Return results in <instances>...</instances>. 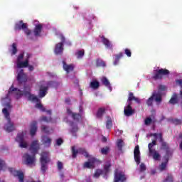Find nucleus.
Wrapping results in <instances>:
<instances>
[{
	"label": "nucleus",
	"instance_id": "obj_1",
	"mask_svg": "<svg viewBox=\"0 0 182 182\" xmlns=\"http://www.w3.org/2000/svg\"><path fill=\"white\" fill-rule=\"evenodd\" d=\"M16 95V99L21 97V96L28 97V100L31 102H36L39 103V98L38 97L31 94V87L29 86H24L23 91L18 90V88H14V86H11L9 90V95L14 93Z\"/></svg>",
	"mask_w": 182,
	"mask_h": 182
},
{
	"label": "nucleus",
	"instance_id": "obj_2",
	"mask_svg": "<svg viewBox=\"0 0 182 182\" xmlns=\"http://www.w3.org/2000/svg\"><path fill=\"white\" fill-rule=\"evenodd\" d=\"M40 162L41 164V170L43 174H45L46 170H48V163H50V157H49V154L48 152H43L41 154Z\"/></svg>",
	"mask_w": 182,
	"mask_h": 182
},
{
	"label": "nucleus",
	"instance_id": "obj_3",
	"mask_svg": "<svg viewBox=\"0 0 182 182\" xmlns=\"http://www.w3.org/2000/svg\"><path fill=\"white\" fill-rule=\"evenodd\" d=\"M2 112L4 114L6 120L8 121V123L5 125L4 129L6 132H8V133H11V132H14V130H15V126L14 125V122L11 121L9 112L8 111V109L4 108L2 109Z\"/></svg>",
	"mask_w": 182,
	"mask_h": 182
},
{
	"label": "nucleus",
	"instance_id": "obj_4",
	"mask_svg": "<svg viewBox=\"0 0 182 182\" xmlns=\"http://www.w3.org/2000/svg\"><path fill=\"white\" fill-rule=\"evenodd\" d=\"M170 75V71L167 69L158 68L153 72L152 78L154 80H159L163 79V76H167Z\"/></svg>",
	"mask_w": 182,
	"mask_h": 182
},
{
	"label": "nucleus",
	"instance_id": "obj_5",
	"mask_svg": "<svg viewBox=\"0 0 182 182\" xmlns=\"http://www.w3.org/2000/svg\"><path fill=\"white\" fill-rule=\"evenodd\" d=\"M14 29L15 31H23L26 36H31V35H32V31L28 28V24L23 23L22 20L15 24Z\"/></svg>",
	"mask_w": 182,
	"mask_h": 182
},
{
	"label": "nucleus",
	"instance_id": "obj_6",
	"mask_svg": "<svg viewBox=\"0 0 182 182\" xmlns=\"http://www.w3.org/2000/svg\"><path fill=\"white\" fill-rule=\"evenodd\" d=\"M23 159L26 166H35V163H36V156L34 154L32 155H29V154H24L23 155Z\"/></svg>",
	"mask_w": 182,
	"mask_h": 182
},
{
	"label": "nucleus",
	"instance_id": "obj_7",
	"mask_svg": "<svg viewBox=\"0 0 182 182\" xmlns=\"http://www.w3.org/2000/svg\"><path fill=\"white\" fill-rule=\"evenodd\" d=\"M25 133L21 132L17 134L16 137V141L18 143V146L21 149H28V142L25 141Z\"/></svg>",
	"mask_w": 182,
	"mask_h": 182
},
{
	"label": "nucleus",
	"instance_id": "obj_8",
	"mask_svg": "<svg viewBox=\"0 0 182 182\" xmlns=\"http://www.w3.org/2000/svg\"><path fill=\"white\" fill-rule=\"evenodd\" d=\"M156 101L158 103L161 102V95L160 94L154 92L151 96L146 100V105L149 107H153V102Z\"/></svg>",
	"mask_w": 182,
	"mask_h": 182
},
{
	"label": "nucleus",
	"instance_id": "obj_9",
	"mask_svg": "<svg viewBox=\"0 0 182 182\" xmlns=\"http://www.w3.org/2000/svg\"><path fill=\"white\" fill-rule=\"evenodd\" d=\"M151 136H153L154 137H156V138H157V136H159V142L161 143L160 150H164L166 151V150L170 149V146H168V144L164 141V139H163V134L154 133V134H151Z\"/></svg>",
	"mask_w": 182,
	"mask_h": 182
},
{
	"label": "nucleus",
	"instance_id": "obj_10",
	"mask_svg": "<svg viewBox=\"0 0 182 182\" xmlns=\"http://www.w3.org/2000/svg\"><path fill=\"white\" fill-rule=\"evenodd\" d=\"M9 171H10L14 177H18L19 182H23L25 175H23V172H22V171H16L14 168H9Z\"/></svg>",
	"mask_w": 182,
	"mask_h": 182
},
{
	"label": "nucleus",
	"instance_id": "obj_11",
	"mask_svg": "<svg viewBox=\"0 0 182 182\" xmlns=\"http://www.w3.org/2000/svg\"><path fill=\"white\" fill-rule=\"evenodd\" d=\"M136 113V109H133V107H132V102H129L127 104V106L124 108V116L127 117H130L131 116H133Z\"/></svg>",
	"mask_w": 182,
	"mask_h": 182
},
{
	"label": "nucleus",
	"instance_id": "obj_12",
	"mask_svg": "<svg viewBox=\"0 0 182 182\" xmlns=\"http://www.w3.org/2000/svg\"><path fill=\"white\" fill-rule=\"evenodd\" d=\"M16 79L18 82V83H26L28 82V75L23 73V70H20V72L18 73Z\"/></svg>",
	"mask_w": 182,
	"mask_h": 182
},
{
	"label": "nucleus",
	"instance_id": "obj_13",
	"mask_svg": "<svg viewBox=\"0 0 182 182\" xmlns=\"http://www.w3.org/2000/svg\"><path fill=\"white\" fill-rule=\"evenodd\" d=\"M95 163H97V159L90 157L88 159V161L83 164V167L84 168H95Z\"/></svg>",
	"mask_w": 182,
	"mask_h": 182
},
{
	"label": "nucleus",
	"instance_id": "obj_14",
	"mask_svg": "<svg viewBox=\"0 0 182 182\" xmlns=\"http://www.w3.org/2000/svg\"><path fill=\"white\" fill-rule=\"evenodd\" d=\"M134 159L136 164L139 166L141 160V156H140V147L139 145H136L134 149Z\"/></svg>",
	"mask_w": 182,
	"mask_h": 182
},
{
	"label": "nucleus",
	"instance_id": "obj_15",
	"mask_svg": "<svg viewBox=\"0 0 182 182\" xmlns=\"http://www.w3.org/2000/svg\"><path fill=\"white\" fill-rule=\"evenodd\" d=\"M127 180L126 178V175L123 174L122 172H117V171L114 173V182H124Z\"/></svg>",
	"mask_w": 182,
	"mask_h": 182
},
{
	"label": "nucleus",
	"instance_id": "obj_16",
	"mask_svg": "<svg viewBox=\"0 0 182 182\" xmlns=\"http://www.w3.org/2000/svg\"><path fill=\"white\" fill-rule=\"evenodd\" d=\"M29 150L32 154H36L38 153V150H39V143H38V141L35 140L32 141Z\"/></svg>",
	"mask_w": 182,
	"mask_h": 182
},
{
	"label": "nucleus",
	"instance_id": "obj_17",
	"mask_svg": "<svg viewBox=\"0 0 182 182\" xmlns=\"http://www.w3.org/2000/svg\"><path fill=\"white\" fill-rule=\"evenodd\" d=\"M29 58H31V54H27V58L25 61L16 63L17 68L18 69H21L22 68H28V66H29Z\"/></svg>",
	"mask_w": 182,
	"mask_h": 182
},
{
	"label": "nucleus",
	"instance_id": "obj_18",
	"mask_svg": "<svg viewBox=\"0 0 182 182\" xmlns=\"http://www.w3.org/2000/svg\"><path fill=\"white\" fill-rule=\"evenodd\" d=\"M38 132V122L36 121H33L30 125V134L33 137Z\"/></svg>",
	"mask_w": 182,
	"mask_h": 182
},
{
	"label": "nucleus",
	"instance_id": "obj_19",
	"mask_svg": "<svg viewBox=\"0 0 182 182\" xmlns=\"http://www.w3.org/2000/svg\"><path fill=\"white\" fill-rule=\"evenodd\" d=\"M134 100L136 103H138V105H140L141 103V100H140L139 98L136 97L134 96V94L132 92H129V96H128V100H127V103H132V101Z\"/></svg>",
	"mask_w": 182,
	"mask_h": 182
},
{
	"label": "nucleus",
	"instance_id": "obj_20",
	"mask_svg": "<svg viewBox=\"0 0 182 182\" xmlns=\"http://www.w3.org/2000/svg\"><path fill=\"white\" fill-rule=\"evenodd\" d=\"M54 53L55 55H62L63 53V43H58L55 45Z\"/></svg>",
	"mask_w": 182,
	"mask_h": 182
},
{
	"label": "nucleus",
	"instance_id": "obj_21",
	"mask_svg": "<svg viewBox=\"0 0 182 182\" xmlns=\"http://www.w3.org/2000/svg\"><path fill=\"white\" fill-rule=\"evenodd\" d=\"M100 81L102 82V84L105 86V87H107L109 89V90L112 91V85H110V81H109V80L107 79V77H102L100 79Z\"/></svg>",
	"mask_w": 182,
	"mask_h": 182
},
{
	"label": "nucleus",
	"instance_id": "obj_22",
	"mask_svg": "<svg viewBox=\"0 0 182 182\" xmlns=\"http://www.w3.org/2000/svg\"><path fill=\"white\" fill-rule=\"evenodd\" d=\"M42 143L46 147H50L52 139L49 138V136H44L42 138Z\"/></svg>",
	"mask_w": 182,
	"mask_h": 182
},
{
	"label": "nucleus",
	"instance_id": "obj_23",
	"mask_svg": "<svg viewBox=\"0 0 182 182\" xmlns=\"http://www.w3.org/2000/svg\"><path fill=\"white\" fill-rule=\"evenodd\" d=\"M63 69L67 72V73H69V72H73V69H75V67L73 65H68L66 64V62L63 61Z\"/></svg>",
	"mask_w": 182,
	"mask_h": 182
},
{
	"label": "nucleus",
	"instance_id": "obj_24",
	"mask_svg": "<svg viewBox=\"0 0 182 182\" xmlns=\"http://www.w3.org/2000/svg\"><path fill=\"white\" fill-rule=\"evenodd\" d=\"M157 145V141L156 140H153L151 143H149L148 144V149H149V154H153V153H154V151L156 149H153V147H154V146Z\"/></svg>",
	"mask_w": 182,
	"mask_h": 182
},
{
	"label": "nucleus",
	"instance_id": "obj_25",
	"mask_svg": "<svg viewBox=\"0 0 182 182\" xmlns=\"http://www.w3.org/2000/svg\"><path fill=\"white\" fill-rule=\"evenodd\" d=\"M48 87H41L39 90V97H45L46 95H48Z\"/></svg>",
	"mask_w": 182,
	"mask_h": 182
},
{
	"label": "nucleus",
	"instance_id": "obj_26",
	"mask_svg": "<svg viewBox=\"0 0 182 182\" xmlns=\"http://www.w3.org/2000/svg\"><path fill=\"white\" fill-rule=\"evenodd\" d=\"M33 32L35 36H41V33L42 32V24L36 25Z\"/></svg>",
	"mask_w": 182,
	"mask_h": 182
},
{
	"label": "nucleus",
	"instance_id": "obj_27",
	"mask_svg": "<svg viewBox=\"0 0 182 182\" xmlns=\"http://www.w3.org/2000/svg\"><path fill=\"white\" fill-rule=\"evenodd\" d=\"M166 151V154L164 156V161H168L170 160V157L173 156V151L171 149H167Z\"/></svg>",
	"mask_w": 182,
	"mask_h": 182
},
{
	"label": "nucleus",
	"instance_id": "obj_28",
	"mask_svg": "<svg viewBox=\"0 0 182 182\" xmlns=\"http://www.w3.org/2000/svg\"><path fill=\"white\" fill-rule=\"evenodd\" d=\"M171 105H177L178 103V96L177 94L173 93L171 98L169 100Z\"/></svg>",
	"mask_w": 182,
	"mask_h": 182
},
{
	"label": "nucleus",
	"instance_id": "obj_29",
	"mask_svg": "<svg viewBox=\"0 0 182 182\" xmlns=\"http://www.w3.org/2000/svg\"><path fill=\"white\" fill-rule=\"evenodd\" d=\"M105 112H106V109L105 107L99 108L96 114L97 119H102V117H103V114Z\"/></svg>",
	"mask_w": 182,
	"mask_h": 182
},
{
	"label": "nucleus",
	"instance_id": "obj_30",
	"mask_svg": "<svg viewBox=\"0 0 182 182\" xmlns=\"http://www.w3.org/2000/svg\"><path fill=\"white\" fill-rule=\"evenodd\" d=\"M79 154H82L84 157H86V159L90 158L89 152H87L85 148H79Z\"/></svg>",
	"mask_w": 182,
	"mask_h": 182
},
{
	"label": "nucleus",
	"instance_id": "obj_31",
	"mask_svg": "<svg viewBox=\"0 0 182 182\" xmlns=\"http://www.w3.org/2000/svg\"><path fill=\"white\" fill-rule=\"evenodd\" d=\"M100 86V82H99L97 80H93L90 84V87H91V89H99Z\"/></svg>",
	"mask_w": 182,
	"mask_h": 182
},
{
	"label": "nucleus",
	"instance_id": "obj_32",
	"mask_svg": "<svg viewBox=\"0 0 182 182\" xmlns=\"http://www.w3.org/2000/svg\"><path fill=\"white\" fill-rule=\"evenodd\" d=\"M75 56L77 57V59H82L83 56H85V50H78L75 53Z\"/></svg>",
	"mask_w": 182,
	"mask_h": 182
},
{
	"label": "nucleus",
	"instance_id": "obj_33",
	"mask_svg": "<svg viewBox=\"0 0 182 182\" xmlns=\"http://www.w3.org/2000/svg\"><path fill=\"white\" fill-rule=\"evenodd\" d=\"M41 132H43V133H45L46 134H50V129L48 126L42 125Z\"/></svg>",
	"mask_w": 182,
	"mask_h": 182
},
{
	"label": "nucleus",
	"instance_id": "obj_34",
	"mask_svg": "<svg viewBox=\"0 0 182 182\" xmlns=\"http://www.w3.org/2000/svg\"><path fill=\"white\" fill-rule=\"evenodd\" d=\"M102 43L106 46V48H112V44H110V41L107 38L102 36Z\"/></svg>",
	"mask_w": 182,
	"mask_h": 182
},
{
	"label": "nucleus",
	"instance_id": "obj_35",
	"mask_svg": "<svg viewBox=\"0 0 182 182\" xmlns=\"http://www.w3.org/2000/svg\"><path fill=\"white\" fill-rule=\"evenodd\" d=\"M123 146H124V142L122 139H118L117 141V146L120 151L123 150Z\"/></svg>",
	"mask_w": 182,
	"mask_h": 182
},
{
	"label": "nucleus",
	"instance_id": "obj_36",
	"mask_svg": "<svg viewBox=\"0 0 182 182\" xmlns=\"http://www.w3.org/2000/svg\"><path fill=\"white\" fill-rule=\"evenodd\" d=\"M168 164V161H164L160 165H159V170L160 171H164L166 168H167V164Z\"/></svg>",
	"mask_w": 182,
	"mask_h": 182
},
{
	"label": "nucleus",
	"instance_id": "obj_37",
	"mask_svg": "<svg viewBox=\"0 0 182 182\" xmlns=\"http://www.w3.org/2000/svg\"><path fill=\"white\" fill-rule=\"evenodd\" d=\"M12 48L11 49L10 52L11 53V56L14 55H16L18 53V48L16 47V44L15 43H12Z\"/></svg>",
	"mask_w": 182,
	"mask_h": 182
},
{
	"label": "nucleus",
	"instance_id": "obj_38",
	"mask_svg": "<svg viewBox=\"0 0 182 182\" xmlns=\"http://www.w3.org/2000/svg\"><path fill=\"white\" fill-rule=\"evenodd\" d=\"M72 154L73 159H76L79 154V149H76L75 146H72Z\"/></svg>",
	"mask_w": 182,
	"mask_h": 182
},
{
	"label": "nucleus",
	"instance_id": "obj_39",
	"mask_svg": "<svg viewBox=\"0 0 182 182\" xmlns=\"http://www.w3.org/2000/svg\"><path fill=\"white\" fill-rule=\"evenodd\" d=\"M79 127H77V125L73 126L70 130V133L73 134V136H74V137H76V133H77Z\"/></svg>",
	"mask_w": 182,
	"mask_h": 182
},
{
	"label": "nucleus",
	"instance_id": "obj_40",
	"mask_svg": "<svg viewBox=\"0 0 182 182\" xmlns=\"http://www.w3.org/2000/svg\"><path fill=\"white\" fill-rule=\"evenodd\" d=\"M96 65H97V68L106 67V63L102 60H97Z\"/></svg>",
	"mask_w": 182,
	"mask_h": 182
},
{
	"label": "nucleus",
	"instance_id": "obj_41",
	"mask_svg": "<svg viewBox=\"0 0 182 182\" xmlns=\"http://www.w3.org/2000/svg\"><path fill=\"white\" fill-rule=\"evenodd\" d=\"M123 58V53H119L117 55H115V60L114 62V65H117L119 63V60Z\"/></svg>",
	"mask_w": 182,
	"mask_h": 182
},
{
	"label": "nucleus",
	"instance_id": "obj_42",
	"mask_svg": "<svg viewBox=\"0 0 182 182\" xmlns=\"http://www.w3.org/2000/svg\"><path fill=\"white\" fill-rule=\"evenodd\" d=\"M57 86H58V82L55 81H49L47 82L46 87H48V90L49 87H56Z\"/></svg>",
	"mask_w": 182,
	"mask_h": 182
},
{
	"label": "nucleus",
	"instance_id": "obj_43",
	"mask_svg": "<svg viewBox=\"0 0 182 182\" xmlns=\"http://www.w3.org/2000/svg\"><path fill=\"white\" fill-rule=\"evenodd\" d=\"M72 117L75 122H79L82 119V115L80 114L73 113Z\"/></svg>",
	"mask_w": 182,
	"mask_h": 182
},
{
	"label": "nucleus",
	"instance_id": "obj_44",
	"mask_svg": "<svg viewBox=\"0 0 182 182\" xmlns=\"http://www.w3.org/2000/svg\"><path fill=\"white\" fill-rule=\"evenodd\" d=\"M41 122H46V123H50V122H52V117H46V116H43L41 117Z\"/></svg>",
	"mask_w": 182,
	"mask_h": 182
},
{
	"label": "nucleus",
	"instance_id": "obj_45",
	"mask_svg": "<svg viewBox=\"0 0 182 182\" xmlns=\"http://www.w3.org/2000/svg\"><path fill=\"white\" fill-rule=\"evenodd\" d=\"M112 126H113V122L112 121L111 118H109L106 122V127L107 129H110V128L112 127Z\"/></svg>",
	"mask_w": 182,
	"mask_h": 182
},
{
	"label": "nucleus",
	"instance_id": "obj_46",
	"mask_svg": "<svg viewBox=\"0 0 182 182\" xmlns=\"http://www.w3.org/2000/svg\"><path fill=\"white\" fill-rule=\"evenodd\" d=\"M102 174H103V171L100 169H97L95 173H94V177H95L96 178H99V177H100Z\"/></svg>",
	"mask_w": 182,
	"mask_h": 182
},
{
	"label": "nucleus",
	"instance_id": "obj_47",
	"mask_svg": "<svg viewBox=\"0 0 182 182\" xmlns=\"http://www.w3.org/2000/svg\"><path fill=\"white\" fill-rule=\"evenodd\" d=\"M109 151H110V149L109 148V146H106L101 149V153L104 155H107L109 153Z\"/></svg>",
	"mask_w": 182,
	"mask_h": 182
},
{
	"label": "nucleus",
	"instance_id": "obj_48",
	"mask_svg": "<svg viewBox=\"0 0 182 182\" xmlns=\"http://www.w3.org/2000/svg\"><path fill=\"white\" fill-rule=\"evenodd\" d=\"M152 154L154 160L158 161L160 159V154L157 151L155 150Z\"/></svg>",
	"mask_w": 182,
	"mask_h": 182
},
{
	"label": "nucleus",
	"instance_id": "obj_49",
	"mask_svg": "<svg viewBox=\"0 0 182 182\" xmlns=\"http://www.w3.org/2000/svg\"><path fill=\"white\" fill-rule=\"evenodd\" d=\"M6 167V164L5 163V161L0 159V171H2L4 168Z\"/></svg>",
	"mask_w": 182,
	"mask_h": 182
},
{
	"label": "nucleus",
	"instance_id": "obj_50",
	"mask_svg": "<svg viewBox=\"0 0 182 182\" xmlns=\"http://www.w3.org/2000/svg\"><path fill=\"white\" fill-rule=\"evenodd\" d=\"M36 107L37 109H40V110H41V112H46V109H45V108L43 107V105H42V104H41V103H37V104L36 105Z\"/></svg>",
	"mask_w": 182,
	"mask_h": 182
},
{
	"label": "nucleus",
	"instance_id": "obj_51",
	"mask_svg": "<svg viewBox=\"0 0 182 182\" xmlns=\"http://www.w3.org/2000/svg\"><path fill=\"white\" fill-rule=\"evenodd\" d=\"M110 167H112V165L110 164H106L104 167L103 173H105V174L109 173Z\"/></svg>",
	"mask_w": 182,
	"mask_h": 182
},
{
	"label": "nucleus",
	"instance_id": "obj_52",
	"mask_svg": "<svg viewBox=\"0 0 182 182\" xmlns=\"http://www.w3.org/2000/svg\"><path fill=\"white\" fill-rule=\"evenodd\" d=\"M173 175L171 174H168L166 178L165 179L164 182H173Z\"/></svg>",
	"mask_w": 182,
	"mask_h": 182
},
{
	"label": "nucleus",
	"instance_id": "obj_53",
	"mask_svg": "<svg viewBox=\"0 0 182 182\" xmlns=\"http://www.w3.org/2000/svg\"><path fill=\"white\" fill-rule=\"evenodd\" d=\"M151 122H153L151 118L147 117L144 120V124H146V126H149V124H151Z\"/></svg>",
	"mask_w": 182,
	"mask_h": 182
},
{
	"label": "nucleus",
	"instance_id": "obj_54",
	"mask_svg": "<svg viewBox=\"0 0 182 182\" xmlns=\"http://www.w3.org/2000/svg\"><path fill=\"white\" fill-rule=\"evenodd\" d=\"M124 53L128 58H132V51L129 48L124 50Z\"/></svg>",
	"mask_w": 182,
	"mask_h": 182
},
{
	"label": "nucleus",
	"instance_id": "obj_55",
	"mask_svg": "<svg viewBox=\"0 0 182 182\" xmlns=\"http://www.w3.org/2000/svg\"><path fill=\"white\" fill-rule=\"evenodd\" d=\"M24 53H22L18 55L17 57V63H19V62H22V59H23Z\"/></svg>",
	"mask_w": 182,
	"mask_h": 182
},
{
	"label": "nucleus",
	"instance_id": "obj_56",
	"mask_svg": "<svg viewBox=\"0 0 182 182\" xmlns=\"http://www.w3.org/2000/svg\"><path fill=\"white\" fill-rule=\"evenodd\" d=\"M55 143L57 146H62V144H63V139L62 138H59L56 139Z\"/></svg>",
	"mask_w": 182,
	"mask_h": 182
},
{
	"label": "nucleus",
	"instance_id": "obj_57",
	"mask_svg": "<svg viewBox=\"0 0 182 182\" xmlns=\"http://www.w3.org/2000/svg\"><path fill=\"white\" fill-rule=\"evenodd\" d=\"M57 166H58V169L59 170V171H60V170H63V164L62 163V162H60V161H58V164H57Z\"/></svg>",
	"mask_w": 182,
	"mask_h": 182
},
{
	"label": "nucleus",
	"instance_id": "obj_58",
	"mask_svg": "<svg viewBox=\"0 0 182 182\" xmlns=\"http://www.w3.org/2000/svg\"><path fill=\"white\" fill-rule=\"evenodd\" d=\"M140 171H146V165L144 163H141L139 166Z\"/></svg>",
	"mask_w": 182,
	"mask_h": 182
},
{
	"label": "nucleus",
	"instance_id": "obj_59",
	"mask_svg": "<svg viewBox=\"0 0 182 182\" xmlns=\"http://www.w3.org/2000/svg\"><path fill=\"white\" fill-rule=\"evenodd\" d=\"M60 38L61 41V42L60 43H63H63H65V42L66 41V38H65V36L62 34L60 36Z\"/></svg>",
	"mask_w": 182,
	"mask_h": 182
},
{
	"label": "nucleus",
	"instance_id": "obj_60",
	"mask_svg": "<svg viewBox=\"0 0 182 182\" xmlns=\"http://www.w3.org/2000/svg\"><path fill=\"white\" fill-rule=\"evenodd\" d=\"M174 124H181L182 122L181 119H173Z\"/></svg>",
	"mask_w": 182,
	"mask_h": 182
},
{
	"label": "nucleus",
	"instance_id": "obj_61",
	"mask_svg": "<svg viewBox=\"0 0 182 182\" xmlns=\"http://www.w3.org/2000/svg\"><path fill=\"white\" fill-rule=\"evenodd\" d=\"M4 106H6V107H8V109H11V107H12V105H11V100H9V102L5 103Z\"/></svg>",
	"mask_w": 182,
	"mask_h": 182
},
{
	"label": "nucleus",
	"instance_id": "obj_62",
	"mask_svg": "<svg viewBox=\"0 0 182 182\" xmlns=\"http://www.w3.org/2000/svg\"><path fill=\"white\" fill-rule=\"evenodd\" d=\"M159 90H161V92H164V90H166V86H164V85H159Z\"/></svg>",
	"mask_w": 182,
	"mask_h": 182
},
{
	"label": "nucleus",
	"instance_id": "obj_63",
	"mask_svg": "<svg viewBox=\"0 0 182 182\" xmlns=\"http://www.w3.org/2000/svg\"><path fill=\"white\" fill-rule=\"evenodd\" d=\"M176 83H178V85H179L180 87L182 88V80H177Z\"/></svg>",
	"mask_w": 182,
	"mask_h": 182
},
{
	"label": "nucleus",
	"instance_id": "obj_64",
	"mask_svg": "<svg viewBox=\"0 0 182 182\" xmlns=\"http://www.w3.org/2000/svg\"><path fill=\"white\" fill-rule=\"evenodd\" d=\"M65 102L67 105H70V98H66Z\"/></svg>",
	"mask_w": 182,
	"mask_h": 182
}]
</instances>
